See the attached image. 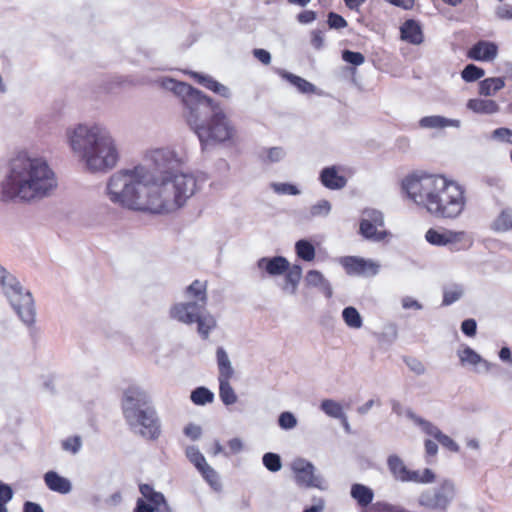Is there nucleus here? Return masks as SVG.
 <instances>
[{
	"label": "nucleus",
	"instance_id": "nucleus-4",
	"mask_svg": "<svg viewBox=\"0 0 512 512\" xmlns=\"http://www.w3.org/2000/svg\"><path fill=\"white\" fill-rule=\"evenodd\" d=\"M57 187L55 173L41 158L19 154L2 186V199L32 201L48 196Z\"/></svg>",
	"mask_w": 512,
	"mask_h": 512
},
{
	"label": "nucleus",
	"instance_id": "nucleus-64",
	"mask_svg": "<svg viewBox=\"0 0 512 512\" xmlns=\"http://www.w3.org/2000/svg\"><path fill=\"white\" fill-rule=\"evenodd\" d=\"M23 512H43V509L39 504L27 501L24 503Z\"/></svg>",
	"mask_w": 512,
	"mask_h": 512
},
{
	"label": "nucleus",
	"instance_id": "nucleus-61",
	"mask_svg": "<svg viewBox=\"0 0 512 512\" xmlns=\"http://www.w3.org/2000/svg\"><path fill=\"white\" fill-rule=\"evenodd\" d=\"M402 306L405 309H411L412 308V309L418 310V309L422 308L421 304L417 300H415V299H413L411 297L403 298L402 299Z\"/></svg>",
	"mask_w": 512,
	"mask_h": 512
},
{
	"label": "nucleus",
	"instance_id": "nucleus-2",
	"mask_svg": "<svg viewBox=\"0 0 512 512\" xmlns=\"http://www.w3.org/2000/svg\"><path fill=\"white\" fill-rule=\"evenodd\" d=\"M401 191L436 218L455 219L467 203L465 187L443 174L412 172L402 179Z\"/></svg>",
	"mask_w": 512,
	"mask_h": 512
},
{
	"label": "nucleus",
	"instance_id": "nucleus-5",
	"mask_svg": "<svg viewBox=\"0 0 512 512\" xmlns=\"http://www.w3.org/2000/svg\"><path fill=\"white\" fill-rule=\"evenodd\" d=\"M69 144L81 155L90 171H107L118 161V151L113 139L98 125L79 124L68 132Z\"/></svg>",
	"mask_w": 512,
	"mask_h": 512
},
{
	"label": "nucleus",
	"instance_id": "nucleus-32",
	"mask_svg": "<svg viewBox=\"0 0 512 512\" xmlns=\"http://www.w3.org/2000/svg\"><path fill=\"white\" fill-rule=\"evenodd\" d=\"M198 471L211 488L216 491L220 490L221 482L218 473L208 463Z\"/></svg>",
	"mask_w": 512,
	"mask_h": 512
},
{
	"label": "nucleus",
	"instance_id": "nucleus-17",
	"mask_svg": "<svg viewBox=\"0 0 512 512\" xmlns=\"http://www.w3.org/2000/svg\"><path fill=\"white\" fill-rule=\"evenodd\" d=\"M320 181L331 190L342 189L347 183L346 178L338 173L335 166L324 168L320 173Z\"/></svg>",
	"mask_w": 512,
	"mask_h": 512
},
{
	"label": "nucleus",
	"instance_id": "nucleus-19",
	"mask_svg": "<svg viewBox=\"0 0 512 512\" xmlns=\"http://www.w3.org/2000/svg\"><path fill=\"white\" fill-rule=\"evenodd\" d=\"M467 107L478 114H494L499 111L498 103L492 99H470L467 103Z\"/></svg>",
	"mask_w": 512,
	"mask_h": 512
},
{
	"label": "nucleus",
	"instance_id": "nucleus-12",
	"mask_svg": "<svg viewBox=\"0 0 512 512\" xmlns=\"http://www.w3.org/2000/svg\"><path fill=\"white\" fill-rule=\"evenodd\" d=\"M498 54V46L490 41L480 40L467 51V57L475 61H493Z\"/></svg>",
	"mask_w": 512,
	"mask_h": 512
},
{
	"label": "nucleus",
	"instance_id": "nucleus-44",
	"mask_svg": "<svg viewBox=\"0 0 512 512\" xmlns=\"http://www.w3.org/2000/svg\"><path fill=\"white\" fill-rule=\"evenodd\" d=\"M455 233H461L463 236L461 237L459 242H449L450 249L452 251H461L469 249L473 242L470 237H468L467 233L464 231H455Z\"/></svg>",
	"mask_w": 512,
	"mask_h": 512
},
{
	"label": "nucleus",
	"instance_id": "nucleus-30",
	"mask_svg": "<svg viewBox=\"0 0 512 512\" xmlns=\"http://www.w3.org/2000/svg\"><path fill=\"white\" fill-rule=\"evenodd\" d=\"M219 396L225 405H232L236 403L237 396L230 385V380L219 381Z\"/></svg>",
	"mask_w": 512,
	"mask_h": 512
},
{
	"label": "nucleus",
	"instance_id": "nucleus-23",
	"mask_svg": "<svg viewBox=\"0 0 512 512\" xmlns=\"http://www.w3.org/2000/svg\"><path fill=\"white\" fill-rule=\"evenodd\" d=\"M504 86L505 81L502 77L486 78L479 83V94L483 96H492L503 89Z\"/></svg>",
	"mask_w": 512,
	"mask_h": 512
},
{
	"label": "nucleus",
	"instance_id": "nucleus-9",
	"mask_svg": "<svg viewBox=\"0 0 512 512\" xmlns=\"http://www.w3.org/2000/svg\"><path fill=\"white\" fill-rule=\"evenodd\" d=\"M295 482L304 488H321V480L315 475L314 466L305 459H296L292 463Z\"/></svg>",
	"mask_w": 512,
	"mask_h": 512
},
{
	"label": "nucleus",
	"instance_id": "nucleus-18",
	"mask_svg": "<svg viewBox=\"0 0 512 512\" xmlns=\"http://www.w3.org/2000/svg\"><path fill=\"white\" fill-rule=\"evenodd\" d=\"M44 482L51 491L60 494H68L72 489L71 482L55 471L46 472L44 474Z\"/></svg>",
	"mask_w": 512,
	"mask_h": 512
},
{
	"label": "nucleus",
	"instance_id": "nucleus-1",
	"mask_svg": "<svg viewBox=\"0 0 512 512\" xmlns=\"http://www.w3.org/2000/svg\"><path fill=\"white\" fill-rule=\"evenodd\" d=\"M136 172L121 171L111 176L107 190L113 203L131 210L168 214L182 208L198 190L192 174L164 170L160 178L147 185Z\"/></svg>",
	"mask_w": 512,
	"mask_h": 512
},
{
	"label": "nucleus",
	"instance_id": "nucleus-24",
	"mask_svg": "<svg viewBox=\"0 0 512 512\" xmlns=\"http://www.w3.org/2000/svg\"><path fill=\"white\" fill-rule=\"evenodd\" d=\"M419 125L422 128L442 129L448 126H458V121L450 120L438 115H433L421 118L419 121Z\"/></svg>",
	"mask_w": 512,
	"mask_h": 512
},
{
	"label": "nucleus",
	"instance_id": "nucleus-21",
	"mask_svg": "<svg viewBox=\"0 0 512 512\" xmlns=\"http://www.w3.org/2000/svg\"><path fill=\"white\" fill-rule=\"evenodd\" d=\"M351 497L361 507H367L374 498L373 491L363 484H353L351 487Z\"/></svg>",
	"mask_w": 512,
	"mask_h": 512
},
{
	"label": "nucleus",
	"instance_id": "nucleus-20",
	"mask_svg": "<svg viewBox=\"0 0 512 512\" xmlns=\"http://www.w3.org/2000/svg\"><path fill=\"white\" fill-rule=\"evenodd\" d=\"M217 365L219 370L218 380H231L234 375L231 362L225 350L222 347H218L216 351Z\"/></svg>",
	"mask_w": 512,
	"mask_h": 512
},
{
	"label": "nucleus",
	"instance_id": "nucleus-49",
	"mask_svg": "<svg viewBox=\"0 0 512 512\" xmlns=\"http://www.w3.org/2000/svg\"><path fill=\"white\" fill-rule=\"evenodd\" d=\"M462 296L460 288L447 289L444 291L442 305L448 306L456 302Z\"/></svg>",
	"mask_w": 512,
	"mask_h": 512
},
{
	"label": "nucleus",
	"instance_id": "nucleus-10",
	"mask_svg": "<svg viewBox=\"0 0 512 512\" xmlns=\"http://www.w3.org/2000/svg\"><path fill=\"white\" fill-rule=\"evenodd\" d=\"M339 262L348 275L372 276L379 270L377 263L356 256L341 257Z\"/></svg>",
	"mask_w": 512,
	"mask_h": 512
},
{
	"label": "nucleus",
	"instance_id": "nucleus-54",
	"mask_svg": "<svg viewBox=\"0 0 512 512\" xmlns=\"http://www.w3.org/2000/svg\"><path fill=\"white\" fill-rule=\"evenodd\" d=\"M496 16L502 20L512 19V5H502L496 9Z\"/></svg>",
	"mask_w": 512,
	"mask_h": 512
},
{
	"label": "nucleus",
	"instance_id": "nucleus-40",
	"mask_svg": "<svg viewBox=\"0 0 512 512\" xmlns=\"http://www.w3.org/2000/svg\"><path fill=\"white\" fill-rule=\"evenodd\" d=\"M264 466L271 472H277L281 469V458L278 454L268 452L262 458Z\"/></svg>",
	"mask_w": 512,
	"mask_h": 512
},
{
	"label": "nucleus",
	"instance_id": "nucleus-22",
	"mask_svg": "<svg viewBox=\"0 0 512 512\" xmlns=\"http://www.w3.org/2000/svg\"><path fill=\"white\" fill-rule=\"evenodd\" d=\"M491 230L504 233L512 230V209H503L490 225Z\"/></svg>",
	"mask_w": 512,
	"mask_h": 512
},
{
	"label": "nucleus",
	"instance_id": "nucleus-37",
	"mask_svg": "<svg viewBox=\"0 0 512 512\" xmlns=\"http://www.w3.org/2000/svg\"><path fill=\"white\" fill-rule=\"evenodd\" d=\"M485 74V71L474 65L468 64L461 72V77L466 82H474L482 78Z\"/></svg>",
	"mask_w": 512,
	"mask_h": 512
},
{
	"label": "nucleus",
	"instance_id": "nucleus-28",
	"mask_svg": "<svg viewBox=\"0 0 512 512\" xmlns=\"http://www.w3.org/2000/svg\"><path fill=\"white\" fill-rule=\"evenodd\" d=\"M284 77L293 86H295L301 93L311 94V93H314V91H315L314 85L300 76L294 75L292 73H286L284 75Z\"/></svg>",
	"mask_w": 512,
	"mask_h": 512
},
{
	"label": "nucleus",
	"instance_id": "nucleus-50",
	"mask_svg": "<svg viewBox=\"0 0 512 512\" xmlns=\"http://www.w3.org/2000/svg\"><path fill=\"white\" fill-rule=\"evenodd\" d=\"M279 426L283 429H292L296 426L297 420L290 412H283L278 419Z\"/></svg>",
	"mask_w": 512,
	"mask_h": 512
},
{
	"label": "nucleus",
	"instance_id": "nucleus-35",
	"mask_svg": "<svg viewBox=\"0 0 512 512\" xmlns=\"http://www.w3.org/2000/svg\"><path fill=\"white\" fill-rule=\"evenodd\" d=\"M343 319L350 328L358 329L362 326V318L356 308L349 306L342 312Z\"/></svg>",
	"mask_w": 512,
	"mask_h": 512
},
{
	"label": "nucleus",
	"instance_id": "nucleus-34",
	"mask_svg": "<svg viewBox=\"0 0 512 512\" xmlns=\"http://www.w3.org/2000/svg\"><path fill=\"white\" fill-rule=\"evenodd\" d=\"M190 398L196 405H205L213 401L214 394L206 387H198L192 391Z\"/></svg>",
	"mask_w": 512,
	"mask_h": 512
},
{
	"label": "nucleus",
	"instance_id": "nucleus-55",
	"mask_svg": "<svg viewBox=\"0 0 512 512\" xmlns=\"http://www.w3.org/2000/svg\"><path fill=\"white\" fill-rule=\"evenodd\" d=\"M253 55L255 58H257L261 63L268 65L271 62V55L268 51L256 48L253 50Z\"/></svg>",
	"mask_w": 512,
	"mask_h": 512
},
{
	"label": "nucleus",
	"instance_id": "nucleus-41",
	"mask_svg": "<svg viewBox=\"0 0 512 512\" xmlns=\"http://www.w3.org/2000/svg\"><path fill=\"white\" fill-rule=\"evenodd\" d=\"M284 274L286 282L293 287V290H295L302 276V268L299 265H293L292 267L289 266L288 270Z\"/></svg>",
	"mask_w": 512,
	"mask_h": 512
},
{
	"label": "nucleus",
	"instance_id": "nucleus-58",
	"mask_svg": "<svg viewBox=\"0 0 512 512\" xmlns=\"http://www.w3.org/2000/svg\"><path fill=\"white\" fill-rule=\"evenodd\" d=\"M156 506L146 503L143 499L139 498L136 502L134 512H155Z\"/></svg>",
	"mask_w": 512,
	"mask_h": 512
},
{
	"label": "nucleus",
	"instance_id": "nucleus-25",
	"mask_svg": "<svg viewBox=\"0 0 512 512\" xmlns=\"http://www.w3.org/2000/svg\"><path fill=\"white\" fill-rule=\"evenodd\" d=\"M152 158L155 161L157 167L160 168H172L174 163H178L175 154L167 149H157L153 152Z\"/></svg>",
	"mask_w": 512,
	"mask_h": 512
},
{
	"label": "nucleus",
	"instance_id": "nucleus-13",
	"mask_svg": "<svg viewBox=\"0 0 512 512\" xmlns=\"http://www.w3.org/2000/svg\"><path fill=\"white\" fill-rule=\"evenodd\" d=\"M257 267L269 276H279L288 270L289 262L283 256L263 257L258 260Z\"/></svg>",
	"mask_w": 512,
	"mask_h": 512
},
{
	"label": "nucleus",
	"instance_id": "nucleus-53",
	"mask_svg": "<svg viewBox=\"0 0 512 512\" xmlns=\"http://www.w3.org/2000/svg\"><path fill=\"white\" fill-rule=\"evenodd\" d=\"M477 324L474 319H466L461 324V330L462 332L468 336L473 337L476 334Z\"/></svg>",
	"mask_w": 512,
	"mask_h": 512
},
{
	"label": "nucleus",
	"instance_id": "nucleus-39",
	"mask_svg": "<svg viewBox=\"0 0 512 512\" xmlns=\"http://www.w3.org/2000/svg\"><path fill=\"white\" fill-rule=\"evenodd\" d=\"M321 409L329 416L334 418H342L344 417L342 407L339 403L327 399L322 401Z\"/></svg>",
	"mask_w": 512,
	"mask_h": 512
},
{
	"label": "nucleus",
	"instance_id": "nucleus-42",
	"mask_svg": "<svg viewBox=\"0 0 512 512\" xmlns=\"http://www.w3.org/2000/svg\"><path fill=\"white\" fill-rule=\"evenodd\" d=\"M81 446L82 440L80 436H70L61 442L62 449L72 454H76L81 449Z\"/></svg>",
	"mask_w": 512,
	"mask_h": 512
},
{
	"label": "nucleus",
	"instance_id": "nucleus-62",
	"mask_svg": "<svg viewBox=\"0 0 512 512\" xmlns=\"http://www.w3.org/2000/svg\"><path fill=\"white\" fill-rule=\"evenodd\" d=\"M276 190L281 193L295 195L298 193L297 188L291 184H280L276 185Z\"/></svg>",
	"mask_w": 512,
	"mask_h": 512
},
{
	"label": "nucleus",
	"instance_id": "nucleus-27",
	"mask_svg": "<svg viewBox=\"0 0 512 512\" xmlns=\"http://www.w3.org/2000/svg\"><path fill=\"white\" fill-rule=\"evenodd\" d=\"M387 465L392 475L400 481H403L408 468L404 464L403 460L397 455H390L387 459Z\"/></svg>",
	"mask_w": 512,
	"mask_h": 512
},
{
	"label": "nucleus",
	"instance_id": "nucleus-33",
	"mask_svg": "<svg viewBox=\"0 0 512 512\" xmlns=\"http://www.w3.org/2000/svg\"><path fill=\"white\" fill-rule=\"evenodd\" d=\"M428 433H430L442 446L448 450L452 452H457L459 450V447L454 442V440L448 435L442 433L438 428L431 426Z\"/></svg>",
	"mask_w": 512,
	"mask_h": 512
},
{
	"label": "nucleus",
	"instance_id": "nucleus-43",
	"mask_svg": "<svg viewBox=\"0 0 512 512\" xmlns=\"http://www.w3.org/2000/svg\"><path fill=\"white\" fill-rule=\"evenodd\" d=\"M13 491L12 488L0 482V512H8L6 504L12 499Z\"/></svg>",
	"mask_w": 512,
	"mask_h": 512
},
{
	"label": "nucleus",
	"instance_id": "nucleus-11",
	"mask_svg": "<svg viewBox=\"0 0 512 512\" xmlns=\"http://www.w3.org/2000/svg\"><path fill=\"white\" fill-rule=\"evenodd\" d=\"M384 226L383 216L380 212L374 211L371 215V220L362 219L360 222V234L369 240L381 241L384 240L388 233L380 230Z\"/></svg>",
	"mask_w": 512,
	"mask_h": 512
},
{
	"label": "nucleus",
	"instance_id": "nucleus-63",
	"mask_svg": "<svg viewBox=\"0 0 512 512\" xmlns=\"http://www.w3.org/2000/svg\"><path fill=\"white\" fill-rule=\"evenodd\" d=\"M425 451H426L427 456L433 457L437 454L438 446L434 441L426 440L425 441Z\"/></svg>",
	"mask_w": 512,
	"mask_h": 512
},
{
	"label": "nucleus",
	"instance_id": "nucleus-15",
	"mask_svg": "<svg viewBox=\"0 0 512 512\" xmlns=\"http://www.w3.org/2000/svg\"><path fill=\"white\" fill-rule=\"evenodd\" d=\"M190 75L195 82L214 92L215 94H218L224 98L230 97L231 93L229 88L215 80L213 77L198 72H191Z\"/></svg>",
	"mask_w": 512,
	"mask_h": 512
},
{
	"label": "nucleus",
	"instance_id": "nucleus-47",
	"mask_svg": "<svg viewBox=\"0 0 512 512\" xmlns=\"http://www.w3.org/2000/svg\"><path fill=\"white\" fill-rule=\"evenodd\" d=\"M325 34L321 29L312 30L310 33V43L316 50H321L324 47Z\"/></svg>",
	"mask_w": 512,
	"mask_h": 512
},
{
	"label": "nucleus",
	"instance_id": "nucleus-6",
	"mask_svg": "<svg viewBox=\"0 0 512 512\" xmlns=\"http://www.w3.org/2000/svg\"><path fill=\"white\" fill-rule=\"evenodd\" d=\"M123 416L132 430L147 440H157L161 435V422L148 394L136 386L124 391Z\"/></svg>",
	"mask_w": 512,
	"mask_h": 512
},
{
	"label": "nucleus",
	"instance_id": "nucleus-14",
	"mask_svg": "<svg viewBox=\"0 0 512 512\" xmlns=\"http://www.w3.org/2000/svg\"><path fill=\"white\" fill-rule=\"evenodd\" d=\"M400 37L413 45H420L424 42V34L420 23L414 19H408L400 27Z\"/></svg>",
	"mask_w": 512,
	"mask_h": 512
},
{
	"label": "nucleus",
	"instance_id": "nucleus-29",
	"mask_svg": "<svg viewBox=\"0 0 512 512\" xmlns=\"http://www.w3.org/2000/svg\"><path fill=\"white\" fill-rule=\"evenodd\" d=\"M139 490L143 497L151 502L154 506L159 507L165 503V498L160 492H156L149 484H141Z\"/></svg>",
	"mask_w": 512,
	"mask_h": 512
},
{
	"label": "nucleus",
	"instance_id": "nucleus-57",
	"mask_svg": "<svg viewBox=\"0 0 512 512\" xmlns=\"http://www.w3.org/2000/svg\"><path fill=\"white\" fill-rule=\"evenodd\" d=\"M316 12L312 10H305L298 14L297 19L300 23L308 24L316 20Z\"/></svg>",
	"mask_w": 512,
	"mask_h": 512
},
{
	"label": "nucleus",
	"instance_id": "nucleus-7",
	"mask_svg": "<svg viewBox=\"0 0 512 512\" xmlns=\"http://www.w3.org/2000/svg\"><path fill=\"white\" fill-rule=\"evenodd\" d=\"M185 294L190 301L172 305L169 311L170 317L187 325L196 323L198 334L203 340H207L211 331L217 326L213 315L202 313L208 301L207 282L194 280L186 288Z\"/></svg>",
	"mask_w": 512,
	"mask_h": 512
},
{
	"label": "nucleus",
	"instance_id": "nucleus-31",
	"mask_svg": "<svg viewBox=\"0 0 512 512\" xmlns=\"http://www.w3.org/2000/svg\"><path fill=\"white\" fill-rule=\"evenodd\" d=\"M296 254L304 261H312L315 258V248L307 240H299L295 245Z\"/></svg>",
	"mask_w": 512,
	"mask_h": 512
},
{
	"label": "nucleus",
	"instance_id": "nucleus-60",
	"mask_svg": "<svg viewBox=\"0 0 512 512\" xmlns=\"http://www.w3.org/2000/svg\"><path fill=\"white\" fill-rule=\"evenodd\" d=\"M228 447L231 454H237L242 450L243 444L240 439L233 438L228 441Z\"/></svg>",
	"mask_w": 512,
	"mask_h": 512
},
{
	"label": "nucleus",
	"instance_id": "nucleus-52",
	"mask_svg": "<svg viewBox=\"0 0 512 512\" xmlns=\"http://www.w3.org/2000/svg\"><path fill=\"white\" fill-rule=\"evenodd\" d=\"M323 274L318 270H310L306 274V283L309 286L317 287L323 283L324 280Z\"/></svg>",
	"mask_w": 512,
	"mask_h": 512
},
{
	"label": "nucleus",
	"instance_id": "nucleus-26",
	"mask_svg": "<svg viewBox=\"0 0 512 512\" xmlns=\"http://www.w3.org/2000/svg\"><path fill=\"white\" fill-rule=\"evenodd\" d=\"M434 480L435 474L429 468H425L422 472L408 469L402 482L432 483Z\"/></svg>",
	"mask_w": 512,
	"mask_h": 512
},
{
	"label": "nucleus",
	"instance_id": "nucleus-48",
	"mask_svg": "<svg viewBox=\"0 0 512 512\" xmlns=\"http://www.w3.org/2000/svg\"><path fill=\"white\" fill-rule=\"evenodd\" d=\"M492 137L500 142L512 145V130L506 127H500L492 132Z\"/></svg>",
	"mask_w": 512,
	"mask_h": 512
},
{
	"label": "nucleus",
	"instance_id": "nucleus-8",
	"mask_svg": "<svg viewBox=\"0 0 512 512\" xmlns=\"http://www.w3.org/2000/svg\"><path fill=\"white\" fill-rule=\"evenodd\" d=\"M6 296L19 318L27 325H31L35 320V311L32 295L23 291L20 284L9 283V289L6 290Z\"/></svg>",
	"mask_w": 512,
	"mask_h": 512
},
{
	"label": "nucleus",
	"instance_id": "nucleus-16",
	"mask_svg": "<svg viewBox=\"0 0 512 512\" xmlns=\"http://www.w3.org/2000/svg\"><path fill=\"white\" fill-rule=\"evenodd\" d=\"M462 236L461 233H455L452 230L440 232L433 228H430L425 234L427 242L436 246H445L449 242H459Z\"/></svg>",
	"mask_w": 512,
	"mask_h": 512
},
{
	"label": "nucleus",
	"instance_id": "nucleus-59",
	"mask_svg": "<svg viewBox=\"0 0 512 512\" xmlns=\"http://www.w3.org/2000/svg\"><path fill=\"white\" fill-rule=\"evenodd\" d=\"M283 156V150L278 147H273L267 150V158L270 162H277Z\"/></svg>",
	"mask_w": 512,
	"mask_h": 512
},
{
	"label": "nucleus",
	"instance_id": "nucleus-56",
	"mask_svg": "<svg viewBox=\"0 0 512 512\" xmlns=\"http://www.w3.org/2000/svg\"><path fill=\"white\" fill-rule=\"evenodd\" d=\"M184 434L191 440H196L201 435V428L194 424H189L184 428Z\"/></svg>",
	"mask_w": 512,
	"mask_h": 512
},
{
	"label": "nucleus",
	"instance_id": "nucleus-45",
	"mask_svg": "<svg viewBox=\"0 0 512 512\" xmlns=\"http://www.w3.org/2000/svg\"><path fill=\"white\" fill-rule=\"evenodd\" d=\"M327 24L330 29H343L347 27V21L335 12H329L327 15Z\"/></svg>",
	"mask_w": 512,
	"mask_h": 512
},
{
	"label": "nucleus",
	"instance_id": "nucleus-51",
	"mask_svg": "<svg viewBox=\"0 0 512 512\" xmlns=\"http://www.w3.org/2000/svg\"><path fill=\"white\" fill-rule=\"evenodd\" d=\"M9 283L11 284H19V282L12 276L6 269L0 265V285L2 286L4 293L6 294V290L9 289Z\"/></svg>",
	"mask_w": 512,
	"mask_h": 512
},
{
	"label": "nucleus",
	"instance_id": "nucleus-36",
	"mask_svg": "<svg viewBox=\"0 0 512 512\" xmlns=\"http://www.w3.org/2000/svg\"><path fill=\"white\" fill-rule=\"evenodd\" d=\"M458 356L462 365L470 364L476 366L482 361L480 355L470 347L460 350Z\"/></svg>",
	"mask_w": 512,
	"mask_h": 512
},
{
	"label": "nucleus",
	"instance_id": "nucleus-46",
	"mask_svg": "<svg viewBox=\"0 0 512 512\" xmlns=\"http://www.w3.org/2000/svg\"><path fill=\"white\" fill-rule=\"evenodd\" d=\"M342 58L345 62L355 66L362 65L365 62V57L362 53L350 50H344L342 53Z\"/></svg>",
	"mask_w": 512,
	"mask_h": 512
},
{
	"label": "nucleus",
	"instance_id": "nucleus-3",
	"mask_svg": "<svg viewBox=\"0 0 512 512\" xmlns=\"http://www.w3.org/2000/svg\"><path fill=\"white\" fill-rule=\"evenodd\" d=\"M171 83L172 90L181 97L187 109L186 121L197 134L203 149L235 138L236 128L218 103L187 83L172 80Z\"/></svg>",
	"mask_w": 512,
	"mask_h": 512
},
{
	"label": "nucleus",
	"instance_id": "nucleus-38",
	"mask_svg": "<svg viewBox=\"0 0 512 512\" xmlns=\"http://www.w3.org/2000/svg\"><path fill=\"white\" fill-rule=\"evenodd\" d=\"M185 454L197 470L201 469L204 465L207 464L205 457L202 455L199 449L194 446L187 447Z\"/></svg>",
	"mask_w": 512,
	"mask_h": 512
}]
</instances>
